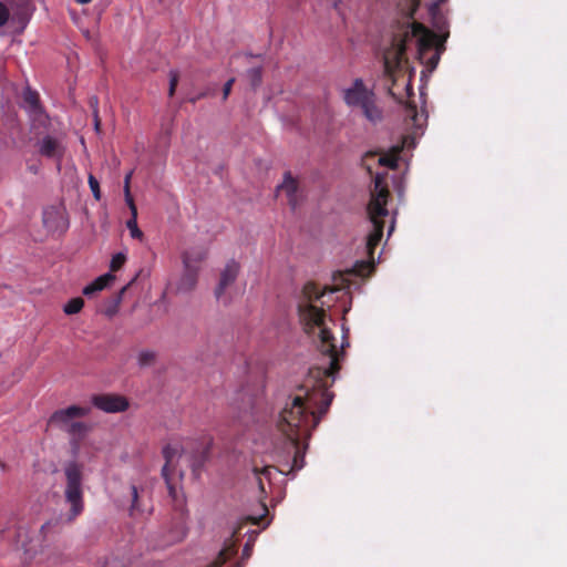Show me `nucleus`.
<instances>
[{"mask_svg": "<svg viewBox=\"0 0 567 567\" xmlns=\"http://www.w3.org/2000/svg\"><path fill=\"white\" fill-rule=\"evenodd\" d=\"M337 287H323L309 281L302 288V296L298 303V316L303 331L313 334L319 330V350L322 363L311 367L298 392L289 399L280 411L277 426L286 436L289 452H292V463L287 473L299 471L305 465L307 441L311 432L328 412L333 400L329 391L336 375L340 370V360L344 348L349 347L348 329L343 328L340 349L337 339L327 327V309L331 307L326 297L340 292Z\"/></svg>", "mask_w": 567, "mask_h": 567, "instance_id": "f257e3e1", "label": "nucleus"}, {"mask_svg": "<svg viewBox=\"0 0 567 567\" xmlns=\"http://www.w3.org/2000/svg\"><path fill=\"white\" fill-rule=\"evenodd\" d=\"M386 173L377 174L371 188V198L367 210L372 224V230L367 237V250L370 257H373L374 249L379 246L384 229V218L389 216L386 208L390 198V190L386 184Z\"/></svg>", "mask_w": 567, "mask_h": 567, "instance_id": "f03ea898", "label": "nucleus"}, {"mask_svg": "<svg viewBox=\"0 0 567 567\" xmlns=\"http://www.w3.org/2000/svg\"><path fill=\"white\" fill-rule=\"evenodd\" d=\"M64 474L66 480L64 497L65 502L70 505L66 520L73 522L84 511L82 465L76 462H70L64 467Z\"/></svg>", "mask_w": 567, "mask_h": 567, "instance_id": "7ed1b4c3", "label": "nucleus"}, {"mask_svg": "<svg viewBox=\"0 0 567 567\" xmlns=\"http://www.w3.org/2000/svg\"><path fill=\"white\" fill-rule=\"evenodd\" d=\"M206 258V251L203 249H192L183 252L182 260L184 266L183 275L177 284V290L189 292L195 289L198 280L200 264Z\"/></svg>", "mask_w": 567, "mask_h": 567, "instance_id": "20e7f679", "label": "nucleus"}, {"mask_svg": "<svg viewBox=\"0 0 567 567\" xmlns=\"http://www.w3.org/2000/svg\"><path fill=\"white\" fill-rule=\"evenodd\" d=\"M404 48L402 47L400 50L388 52L383 56V68L384 73L391 80V86L389 87V93L399 102H402L401 97L396 96L394 92V86L399 81H402V84L405 86V91L408 96L413 94V87L411 83V79H406L405 74L401 70V56L403 54Z\"/></svg>", "mask_w": 567, "mask_h": 567, "instance_id": "39448f33", "label": "nucleus"}, {"mask_svg": "<svg viewBox=\"0 0 567 567\" xmlns=\"http://www.w3.org/2000/svg\"><path fill=\"white\" fill-rule=\"evenodd\" d=\"M410 33L416 39L420 58H423L426 52L434 48L439 50V47L442 45L439 35L420 22L412 21L410 23ZM439 60L440 53L436 51V53L430 58L427 63L432 69H434L436 68Z\"/></svg>", "mask_w": 567, "mask_h": 567, "instance_id": "423d86ee", "label": "nucleus"}, {"mask_svg": "<svg viewBox=\"0 0 567 567\" xmlns=\"http://www.w3.org/2000/svg\"><path fill=\"white\" fill-rule=\"evenodd\" d=\"M183 451V446L178 443H168L162 451L165 460V464L162 468V475L165 480L168 493L174 499L177 498L175 476H178V478L183 477L182 472L177 473L175 461L182 456Z\"/></svg>", "mask_w": 567, "mask_h": 567, "instance_id": "0eeeda50", "label": "nucleus"}, {"mask_svg": "<svg viewBox=\"0 0 567 567\" xmlns=\"http://www.w3.org/2000/svg\"><path fill=\"white\" fill-rule=\"evenodd\" d=\"M42 223L51 234L62 235L70 227L69 214L62 203L50 205L43 209Z\"/></svg>", "mask_w": 567, "mask_h": 567, "instance_id": "6e6552de", "label": "nucleus"}, {"mask_svg": "<svg viewBox=\"0 0 567 567\" xmlns=\"http://www.w3.org/2000/svg\"><path fill=\"white\" fill-rule=\"evenodd\" d=\"M92 404L106 413L124 412L130 406L125 396L115 393L95 394L92 396Z\"/></svg>", "mask_w": 567, "mask_h": 567, "instance_id": "1a4fd4ad", "label": "nucleus"}, {"mask_svg": "<svg viewBox=\"0 0 567 567\" xmlns=\"http://www.w3.org/2000/svg\"><path fill=\"white\" fill-rule=\"evenodd\" d=\"M401 151L402 146H394L389 153L382 155L377 151H369L362 157V166L369 174H372L370 161L378 157L379 165L395 169L398 167Z\"/></svg>", "mask_w": 567, "mask_h": 567, "instance_id": "9d476101", "label": "nucleus"}, {"mask_svg": "<svg viewBox=\"0 0 567 567\" xmlns=\"http://www.w3.org/2000/svg\"><path fill=\"white\" fill-rule=\"evenodd\" d=\"M90 412L89 408L71 405L66 409L55 411L49 419V424L66 431L70 423L75 422L74 419L83 417Z\"/></svg>", "mask_w": 567, "mask_h": 567, "instance_id": "9b49d317", "label": "nucleus"}, {"mask_svg": "<svg viewBox=\"0 0 567 567\" xmlns=\"http://www.w3.org/2000/svg\"><path fill=\"white\" fill-rule=\"evenodd\" d=\"M131 176H132V172L126 174L125 179H124L125 202H126V204L131 210V214H132L131 218L126 221V227L128 228L130 235L132 238L142 240L144 234L137 226V208H136V205H135L134 199L130 192Z\"/></svg>", "mask_w": 567, "mask_h": 567, "instance_id": "f8f14e48", "label": "nucleus"}, {"mask_svg": "<svg viewBox=\"0 0 567 567\" xmlns=\"http://www.w3.org/2000/svg\"><path fill=\"white\" fill-rule=\"evenodd\" d=\"M37 147L41 156L56 159L58 162H61L64 155V146L62 142L52 135H45L39 140L37 142Z\"/></svg>", "mask_w": 567, "mask_h": 567, "instance_id": "ddd939ff", "label": "nucleus"}, {"mask_svg": "<svg viewBox=\"0 0 567 567\" xmlns=\"http://www.w3.org/2000/svg\"><path fill=\"white\" fill-rule=\"evenodd\" d=\"M372 94L374 93L367 89L361 79H355L352 83V86L344 90L343 99L347 105L351 107H358L367 99H370Z\"/></svg>", "mask_w": 567, "mask_h": 567, "instance_id": "4468645a", "label": "nucleus"}, {"mask_svg": "<svg viewBox=\"0 0 567 567\" xmlns=\"http://www.w3.org/2000/svg\"><path fill=\"white\" fill-rule=\"evenodd\" d=\"M403 114H404V121L406 122L408 126L413 127L414 134H417L419 131H421L427 121V114L424 110L421 112L417 111L416 105L408 101L403 106Z\"/></svg>", "mask_w": 567, "mask_h": 567, "instance_id": "2eb2a0df", "label": "nucleus"}, {"mask_svg": "<svg viewBox=\"0 0 567 567\" xmlns=\"http://www.w3.org/2000/svg\"><path fill=\"white\" fill-rule=\"evenodd\" d=\"M238 271L239 265L235 260H230L226 264L224 270L220 274L219 284L215 290V296L217 299H219L226 288L236 280Z\"/></svg>", "mask_w": 567, "mask_h": 567, "instance_id": "dca6fc26", "label": "nucleus"}, {"mask_svg": "<svg viewBox=\"0 0 567 567\" xmlns=\"http://www.w3.org/2000/svg\"><path fill=\"white\" fill-rule=\"evenodd\" d=\"M279 193H285L288 204L295 209L298 205V182L290 175L285 174V179L281 185L278 186Z\"/></svg>", "mask_w": 567, "mask_h": 567, "instance_id": "f3484780", "label": "nucleus"}, {"mask_svg": "<svg viewBox=\"0 0 567 567\" xmlns=\"http://www.w3.org/2000/svg\"><path fill=\"white\" fill-rule=\"evenodd\" d=\"M363 116L371 123L377 124L382 121V110L377 105L375 95L372 94L370 99H367L360 106Z\"/></svg>", "mask_w": 567, "mask_h": 567, "instance_id": "a211bd4d", "label": "nucleus"}, {"mask_svg": "<svg viewBox=\"0 0 567 567\" xmlns=\"http://www.w3.org/2000/svg\"><path fill=\"white\" fill-rule=\"evenodd\" d=\"M363 116L371 123L377 124L382 121V110L377 105L375 95L372 94L370 99H367L360 106Z\"/></svg>", "mask_w": 567, "mask_h": 567, "instance_id": "6ab92c4d", "label": "nucleus"}, {"mask_svg": "<svg viewBox=\"0 0 567 567\" xmlns=\"http://www.w3.org/2000/svg\"><path fill=\"white\" fill-rule=\"evenodd\" d=\"M363 116L371 123L377 124L382 121V110L377 105L375 95L372 94L370 99H367L360 106Z\"/></svg>", "mask_w": 567, "mask_h": 567, "instance_id": "aec40b11", "label": "nucleus"}, {"mask_svg": "<svg viewBox=\"0 0 567 567\" xmlns=\"http://www.w3.org/2000/svg\"><path fill=\"white\" fill-rule=\"evenodd\" d=\"M90 431V425L84 422L75 421L70 423L66 431L71 436V444L74 450H78L82 440L86 436Z\"/></svg>", "mask_w": 567, "mask_h": 567, "instance_id": "412c9836", "label": "nucleus"}, {"mask_svg": "<svg viewBox=\"0 0 567 567\" xmlns=\"http://www.w3.org/2000/svg\"><path fill=\"white\" fill-rule=\"evenodd\" d=\"M186 536V528L184 523L178 519L173 524L172 529L169 530V534L167 535L166 540L164 542L163 546H168L178 542H182Z\"/></svg>", "mask_w": 567, "mask_h": 567, "instance_id": "4be33fe9", "label": "nucleus"}, {"mask_svg": "<svg viewBox=\"0 0 567 567\" xmlns=\"http://www.w3.org/2000/svg\"><path fill=\"white\" fill-rule=\"evenodd\" d=\"M84 301L82 298L76 297L71 299L63 308L66 315H75L82 310Z\"/></svg>", "mask_w": 567, "mask_h": 567, "instance_id": "5701e85b", "label": "nucleus"}, {"mask_svg": "<svg viewBox=\"0 0 567 567\" xmlns=\"http://www.w3.org/2000/svg\"><path fill=\"white\" fill-rule=\"evenodd\" d=\"M135 280V278L126 286H124L113 298H112V308H109L106 310V315L107 316H113L116 311H117V308L118 306L121 305L122 302V299H123V295L125 293L127 287Z\"/></svg>", "mask_w": 567, "mask_h": 567, "instance_id": "b1692460", "label": "nucleus"}, {"mask_svg": "<svg viewBox=\"0 0 567 567\" xmlns=\"http://www.w3.org/2000/svg\"><path fill=\"white\" fill-rule=\"evenodd\" d=\"M445 1L446 0H436L429 6V14L432 18L434 25L436 27H439V20L441 19L440 8Z\"/></svg>", "mask_w": 567, "mask_h": 567, "instance_id": "393cba45", "label": "nucleus"}, {"mask_svg": "<svg viewBox=\"0 0 567 567\" xmlns=\"http://www.w3.org/2000/svg\"><path fill=\"white\" fill-rule=\"evenodd\" d=\"M421 0H405L404 6L401 8L402 13L409 18L413 19L416 10L419 9Z\"/></svg>", "mask_w": 567, "mask_h": 567, "instance_id": "a878e982", "label": "nucleus"}, {"mask_svg": "<svg viewBox=\"0 0 567 567\" xmlns=\"http://www.w3.org/2000/svg\"><path fill=\"white\" fill-rule=\"evenodd\" d=\"M248 78L254 89L258 87L262 80V71L260 68H252L248 71Z\"/></svg>", "mask_w": 567, "mask_h": 567, "instance_id": "bb28decb", "label": "nucleus"}, {"mask_svg": "<svg viewBox=\"0 0 567 567\" xmlns=\"http://www.w3.org/2000/svg\"><path fill=\"white\" fill-rule=\"evenodd\" d=\"M125 262H126L125 254H123V252L115 254L111 259V264H110L111 271L120 270L124 266Z\"/></svg>", "mask_w": 567, "mask_h": 567, "instance_id": "cd10ccee", "label": "nucleus"}, {"mask_svg": "<svg viewBox=\"0 0 567 567\" xmlns=\"http://www.w3.org/2000/svg\"><path fill=\"white\" fill-rule=\"evenodd\" d=\"M114 279H115V276L111 272H107L105 275L97 277L93 282L97 287V289L101 291L105 287H107Z\"/></svg>", "mask_w": 567, "mask_h": 567, "instance_id": "c85d7f7f", "label": "nucleus"}, {"mask_svg": "<svg viewBox=\"0 0 567 567\" xmlns=\"http://www.w3.org/2000/svg\"><path fill=\"white\" fill-rule=\"evenodd\" d=\"M87 183H89L90 189L93 194V197L96 200H100L101 199V188H100L99 181L95 178L94 175L90 174L87 177Z\"/></svg>", "mask_w": 567, "mask_h": 567, "instance_id": "c756f323", "label": "nucleus"}, {"mask_svg": "<svg viewBox=\"0 0 567 567\" xmlns=\"http://www.w3.org/2000/svg\"><path fill=\"white\" fill-rule=\"evenodd\" d=\"M130 493L132 497V504L130 507V514L134 515L136 511H140V504H138V489L135 485H131Z\"/></svg>", "mask_w": 567, "mask_h": 567, "instance_id": "7c9ffc66", "label": "nucleus"}, {"mask_svg": "<svg viewBox=\"0 0 567 567\" xmlns=\"http://www.w3.org/2000/svg\"><path fill=\"white\" fill-rule=\"evenodd\" d=\"M155 360V353L152 351H142L138 354V364L141 367L151 365Z\"/></svg>", "mask_w": 567, "mask_h": 567, "instance_id": "2f4dec72", "label": "nucleus"}, {"mask_svg": "<svg viewBox=\"0 0 567 567\" xmlns=\"http://www.w3.org/2000/svg\"><path fill=\"white\" fill-rule=\"evenodd\" d=\"M179 80V74L177 71L172 70L169 72V87H168V95L172 97L175 94L177 84Z\"/></svg>", "mask_w": 567, "mask_h": 567, "instance_id": "473e14b6", "label": "nucleus"}, {"mask_svg": "<svg viewBox=\"0 0 567 567\" xmlns=\"http://www.w3.org/2000/svg\"><path fill=\"white\" fill-rule=\"evenodd\" d=\"M233 553H228V549L221 550L217 558L207 567H221L229 558Z\"/></svg>", "mask_w": 567, "mask_h": 567, "instance_id": "72a5a7b5", "label": "nucleus"}, {"mask_svg": "<svg viewBox=\"0 0 567 567\" xmlns=\"http://www.w3.org/2000/svg\"><path fill=\"white\" fill-rule=\"evenodd\" d=\"M17 517L14 514H10L4 518V522H0V534H3L6 530L10 529L16 524Z\"/></svg>", "mask_w": 567, "mask_h": 567, "instance_id": "f704fd0d", "label": "nucleus"}, {"mask_svg": "<svg viewBox=\"0 0 567 567\" xmlns=\"http://www.w3.org/2000/svg\"><path fill=\"white\" fill-rule=\"evenodd\" d=\"M24 101L33 109L39 105V96L37 92L28 91L24 94Z\"/></svg>", "mask_w": 567, "mask_h": 567, "instance_id": "c9c22d12", "label": "nucleus"}, {"mask_svg": "<svg viewBox=\"0 0 567 567\" xmlns=\"http://www.w3.org/2000/svg\"><path fill=\"white\" fill-rule=\"evenodd\" d=\"M271 468H272L271 466H265L261 470H259L257 467H255V470H254V472H255V474H256V476L258 478L259 487H260L261 491H264V484H262V481L260 478V475H264V476L268 477L269 474H270V470Z\"/></svg>", "mask_w": 567, "mask_h": 567, "instance_id": "e433bc0d", "label": "nucleus"}, {"mask_svg": "<svg viewBox=\"0 0 567 567\" xmlns=\"http://www.w3.org/2000/svg\"><path fill=\"white\" fill-rule=\"evenodd\" d=\"M10 18V11L7 6L0 2V28L3 27Z\"/></svg>", "mask_w": 567, "mask_h": 567, "instance_id": "4c0bfd02", "label": "nucleus"}, {"mask_svg": "<svg viewBox=\"0 0 567 567\" xmlns=\"http://www.w3.org/2000/svg\"><path fill=\"white\" fill-rule=\"evenodd\" d=\"M235 82V79L231 78L229 79L225 84H224V87H223V99L226 100L228 97V95L230 94V91H231V87H233V84Z\"/></svg>", "mask_w": 567, "mask_h": 567, "instance_id": "58836bf2", "label": "nucleus"}, {"mask_svg": "<svg viewBox=\"0 0 567 567\" xmlns=\"http://www.w3.org/2000/svg\"><path fill=\"white\" fill-rule=\"evenodd\" d=\"M97 291H100V290H99V289H97V287L94 285V282H91L90 285H87V286H85V287L83 288V295H84V296H87V297L92 296L93 293H95V292H97Z\"/></svg>", "mask_w": 567, "mask_h": 567, "instance_id": "ea45409f", "label": "nucleus"}, {"mask_svg": "<svg viewBox=\"0 0 567 567\" xmlns=\"http://www.w3.org/2000/svg\"><path fill=\"white\" fill-rule=\"evenodd\" d=\"M28 169L29 172H31L32 174H38L39 172V167L37 165H29L28 166Z\"/></svg>", "mask_w": 567, "mask_h": 567, "instance_id": "a19ab883", "label": "nucleus"}, {"mask_svg": "<svg viewBox=\"0 0 567 567\" xmlns=\"http://www.w3.org/2000/svg\"><path fill=\"white\" fill-rule=\"evenodd\" d=\"M105 567H125V566L120 565V564L113 561V563H107Z\"/></svg>", "mask_w": 567, "mask_h": 567, "instance_id": "79ce46f5", "label": "nucleus"}, {"mask_svg": "<svg viewBox=\"0 0 567 567\" xmlns=\"http://www.w3.org/2000/svg\"><path fill=\"white\" fill-rule=\"evenodd\" d=\"M50 526H51V523H50V522L45 523L44 525H42V527H41V532H42V533H45V532H47V529H48Z\"/></svg>", "mask_w": 567, "mask_h": 567, "instance_id": "37998d69", "label": "nucleus"}, {"mask_svg": "<svg viewBox=\"0 0 567 567\" xmlns=\"http://www.w3.org/2000/svg\"><path fill=\"white\" fill-rule=\"evenodd\" d=\"M247 520L251 522L252 524H258V522H259L257 517H252V516L247 517Z\"/></svg>", "mask_w": 567, "mask_h": 567, "instance_id": "c03bdc74", "label": "nucleus"}, {"mask_svg": "<svg viewBox=\"0 0 567 567\" xmlns=\"http://www.w3.org/2000/svg\"><path fill=\"white\" fill-rule=\"evenodd\" d=\"M78 3L80 4H87L90 3L92 0H75Z\"/></svg>", "mask_w": 567, "mask_h": 567, "instance_id": "a18cd8bd", "label": "nucleus"}, {"mask_svg": "<svg viewBox=\"0 0 567 567\" xmlns=\"http://www.w3.org/2000/svg\"><path fill=\"white\" fill-rule=\"evenodd\" d=\"M95 128L96 130L100 128V120H99L97 115H95Z\"/></svg>", "mask_w": 567, "mask_h": 567, "instance_id": "49530a36", "label": "nucleus"}, {"mask_svg": "<svg viewBox=\"0 0 567 567\" xmlns=\"http://www.w3.org/2000/svg\"><path fill=\"white\" fill-rule=\"evenodd\" d=\"M393 229H394V221H392L391 226L389 227V235H391Z\"/></svg>", "mask_w": 567, "mask_h": 567, "instance_id": "de8ad7c7", "label": "nucleus"}, {"mask_svg": "<svg viewBox=\"0 0 567 567\" xmlns=\"http://www.w3.org/2000/svg\"><path fill=\"white\" fill-rule=\"evenodd\" d=\"M192 467H193V472L196 473L197 472V465L195 463L192 464Z\"/></svg>", "mask_w": 567, "mask_h": 567, "instance_id": "09e8293b", "label": "nucleus"}]
</instances>
